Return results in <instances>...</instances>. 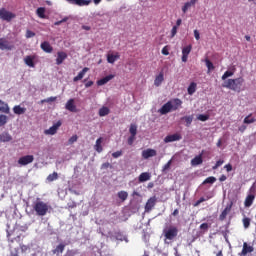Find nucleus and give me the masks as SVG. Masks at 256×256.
Returning <instances> with one entry per match:
<instances>
[{
  "mask_svg": "<svg viewBox=\"0 0 256 256\" xmlns=\"http://www.w3.org/2000/svg\"><path fill=\"white\" fill-rule=\"evenodd\" d=\"M243 83H245V79L243 77L228 79L222 87L226 89H231V91H236L237 93H241V87H243Z\"/></svg>",
  "mask_w": 256,
  "mask_h": 256,
  "instance_id": "1",
  "label": "nucleus"
},
{
  "mask_svg": "<svg viewBox=\"0 0 256 256\" xmlns=\"http://www.w3.org/2000/svg\"><path fill=\"white\" fill-rule=\"evenodd\" d=\"M15 17H17V15H15V13H13L5 8L0 9V19H2V21H7V23H11V21H13V19H15Z\"/></svg>",
  "mask_w": 256,
  "mask_h": 256,
  "instance_id": "4",
  "label": "nucleus"
},
{
  "mask_svg": "<svg viewBox=\"0 0 256 256\" xmlns=\"http://www.w3.org/2000/svg\"><path fill=\"white\" fill-rule=\"evenodd\" d=\"M195 91H197V83L192 82L188 86V95H193L195 93Z\"/></svg>",
  "mask_w": 256,
  "mask_h": 256,
  "instance_id": "36",
  "label": "nucleus"
},
{
  "mask_svg": "<svg viewBox=\"0 0 256 256\" xmlns=\"http://www.w3.org/2000/svg\"><path fill=\"white\" fill-rule=\"evenodd\" d=\"M193 46L189 44L188 46L182 49V62L187 63V59H189V53H191Z\"/></svg>",
  "mask_w": 256,
  "mask_h": 256,
  "instance_id": "11",
  "label": "nucleus"
},
{
  "mask_svg": "<svg viewBox=\"0 0 256 256\" xmlns=\"http://www.w3.org/2000/svg\"><path fill=\"white\" fill-rule=\"evenodd\" d=\"M61 125H63V122H61V120H59L57 123L53 124L52 127L45 130L44 134L45 135H55L57 133V131L59 130V127H61Z\"/></svg>",
  "mask_w": 256,
  "mask_h": 256,
  "instance_id": "8",
  "label": "nucleus"
},
{
  "mask_svg": "<svg viewBox=\"0 0 256 256\" xmlns=\"http://www.w3.org/2000/svg\"><path fill=\"white\" fill-rule=\"evenodd\" d=\"M0 112L1 113H10L9 104L5 103L3 100H0Z\"/></svg>",
  "mask_w": 256,
  "mask_h": 256,
  "instance_id": "29",
  "label": "nucleus"
},
{
  "mask_svg": "<svg viewBox=\"0 0 256 256\" xmlns=\"http://www.w3.org/2000/svg\"><path fill=\"white\" fill-rule=\"evenodd\" d=\"M67 59V53L63 51L57 52L56 65H62L63 61Z\"/></svg>",
  "mask_w": 256,
  "mask_h": 256,
  "instance_id": "18",
  "label": "nucleus"
},
{
  "mask_svg": "<svg viewBox=\"0 0 256 256\" xmlns=\"http://www.w3.org/2000/svg\"><path fill=\"white\" fill-rule=\"evenodd\" d=\"M215 181H217V178H215V176H210L203 181V185H207L208 183L213 185Z\"/></svg>",
  "mask_w": 256,
  "mask_h": 256,
  "instance_id": "42",
  "label": "nucleus"
},
{
  "mask_svg": "<svg viewBox=\"0 0 256 256\" xmlns=\"http://www.w3.org/2000/svg\"><path fill=\"white\" fill-rule=\"evenodd\" d=\"M33 209L38 217H45L49 211V205L43 201H36L33 204Z\"/></svg>",
  "mask_w": 256,
  "mask_h": 256,
  "instance_id": "2",
  "label": "nucleus"
},
{
  "mask_svg": "<svg viewBox=\"0 0 256 256\" xmlns=\"http://www.w3.org/2000/svg\"><path fill=\"white\" fill-rule=\"evenodd\" d=\"M156 203H157V197L153 196L149 198L145 205V211H151L153 207H155Z\"/></svg>",
  "mask_w": 256,
  "mask_h": 256,
  "instance_id": "16",
  "label": "nucleus"
},
{
  "mask_svg": "<svg viewBox=\"0 0 256 256\" xmlns=\"http://www.w3.org/2000/svg\"><path fill=\"white\" fill-rule=\"evenodd\" d=\"M238 131L240 133H245V131H247V126L246 125H241L239 128H238Z\"/></svg>",
  "mask_w": 256,
  "mask_h": 256,
  "instance_id": "64",
  "label": "nucleus"
},
{
  "mask_svg": "<svg viewBox=\"0 0 256 256\" xmlns=\"http://www.w3.org/2000/svg\"><path fill=\"white\" fill-rule=\"evenodd\" d=\"M231 209H233V202H231L230 204H228L225 207V209L222 211V213L219 216V220L225 221V219H227V215H229V213H231Z\"/></svg>",
  "mask_w": 256,
  "mask_h": 256,
  "instance_id": "14",
  "label": "nucleus"
},
{
  "mask_svg": "<svg viewBox=\"0 0 256 256\" xmlns=\"http://www.w3.org/2000/svg\"><path fill=\"white\" fill-rule=\"evenodd\" d=\"M8 256H19V249L15 248Z\"/></svg>",
  "mask_w": 256,
  "mask_h": 256,
  "instance_id": "57",
  "label": "nucleus"
},
{
  "mask_svg": "<svg viewBox=\"0 0 256 256\" xmlns=\"http://www.w3.org/2000/svg\"><path fill=\"white\" fill-rule=\"evenodd\" d=\"M151 179V174L149 172H144L139 175L138 181L139 183H145V181H149Z\"/></svg>",
  "mask_w": 256,
  "mask_h": 256,
  "instance_id": "28",
  "label": "nucleus"
},
{
  "mask_svg": "<svg viewBox=\"0 0 256 256\" xmlns=\"http://www.w3.org/2000/svg\"><path fill=\"white\" fill-rule=\"evenodd\" d=\"M114 78H115V75L110 74V75L98 80L97 85H99V86L107 85V83H109V81H111V79H114Z\"/></svg>",
  "mask_w": 256,
  "mask_h": 256,
  "instance_id": "20",
  "label": "nucleus"
},
{
  "mask_svg": "<svg viewBox=\"0 0 256 256\" xmlns=\"http://www.w3.org/2000/svg\"><path fill=\"white\" fill-rule=\"evenodd\" d=\"M194 37L196 41H199L201 39V35L199 34V30H194Z\"/></svg>",
  "mask_w": 256,
  "mask_h": 256,
  "instance_id": "63",
  "label": "nucleus"
},
{
  "mask_svg": "<svg viewBox=\"0 0 256 256\" xmlns=\"http://www.w3.org/2000/svg\"><path fill=\"white\" fill-rule=\"evenodd\" d=\"M87 71H89L88 67H84L76 77L73 78L74 83H77V81H81V79H83L85 77V73H87Z\"/></svg>",
  "mask_w": 256,
  "mask_h": 256,
  "instance_id": "23",
  "label": "nucleus"
},
{
  "mask_svg": "<svg viewBox=\"0 0 256 256\" xmlns=\"http://www.w3.org/2000/svg\"><path fill=\"white\" fill-rule=\"evenodd\" d=\"M182 121H185L186 127H191V123H193V116H184L182 117Z\"/></svg>",
  "mask_w": 256,
  "mask_h": 256,
  "instance_id": "38",
  "label": "nucleus"
},
{
  "mask_svg": "<svg viewBox=\"0 0 256 256\" xmlns=\"http://www.w3.org/2000/svg\"><path fill=\"white\" fill-rule=\"evenodd\" d=\"M200 230L206 233V231H209V224L208 223H202L200 225Z\"/></svg>",
  "mask_w": 256,
  "mask_h": 256,
  "instance_id": "50",
  "label": "nucleus"
},
{
  "mask_svg": "<svg viewBox=\"0 0 256 256\" xmlns=\"http://www.w3.org/2000/svg\"><path fill=\"white\" fill-rule=\"evenodd\" d=\"M183 139V136L179 133H175L172 135H168L164 138V143H173L174 141H181Z\"/></svg>",
  "mask_w": 256,
  "mask_h": 256,
  "instance_id": "10",
  "label": "nucleus"
},
{
  "mask_svg": "<svg viewBox=\"0 0 256 256\" xmlns=\"http://www.w3.org/2000/svg\"><path fill=\"white\" fill-rule=\"evenodd\" d=\"M7 125V116L1 114L0 115V127Z\"/></svg>",
  "mask_w": 256,
  "mask_h": 256,
  "instance_id": "47",
  "label": "nucleus"
},
{
  "mask_svg": "<svg viewBox=\"0 0 256 256\" xmlns=\"http://www.w3.org/2000/svg\"><path fill=\"white\" fill-rule=\"evenodd\" d=\"M13 137L8 132H3L0 134V141L1 143H9V141H12Z\"/></svg>",
  "mask_w": 256,
  "mask_h": 256,
  "instance_id": "22",
  "label": "nucleus"
},
{
  "mask_svg": "<svg viewBox=\"0 0 256 256\" xmlns=\"http://www.w3.org/2000/svg\"><path fill=\"white\" fill-rule=\"evenodd\" d=\"M235 72L233 71H226L223 75H222V81H225V79H229V77H233Z\"/></svg>",
  "mask_w": 256,
  "mask_h": 256,
  "instance_id": "46",
  "label": "nucleus"
},
{
  "mask_svg": "<svg viewBox=\"0 0 256 256\" xmlns=\"http://www.w3.org/2000/svg\"><path fill=\"white\" fill-rule=\"evenodd\" d=\"M253 114H249L248 116H246L243 120V123L245 125H251V123H255L256 122V118L252 117Z\"/></svg>",
  "mask_w": 256,
  "mask_h": 256,
  "instance_id": "34",
  "label": "nucleus"
},
{
  "mask_svg": "<svg viewBox=\"0 0 256 256\" xmlns=\"http://www.w3.org/2000/svg\"><path fill=\"white\" fill-rule=\"evenodd\" d=\"M35 55H28L24 58V63L25 65H27L28 67H35Z\"/></svg>",
  "mask_w": 256,
  "mask_h": 256,
  "instance_id": "19",
  "label": "nucleus"
},
{
  "mask_svg": "<svg viewBox=\"0 0 256 256\" xmlns=\"http://www.w3.org/2000/svg\"><path fill=\"white\" fill-rule=\"evenodd\" d=\"M32 37H35V32L31 30L26 31V39H31Z\"/></svg>",
  "mask_w": 256,
  "mask_h": 256,
  "instance_id": "53",
  "label": "nucleus"
},
{
  "mask_svg": "<svg viewBox=\"0 0 256 256\" xmlns=\"http://www.w3.org/2000/svg\"><path fill=\"white\" fill-rule=\"evenodd\" d=\"M109 168L113 169V165H111V163H109V162H105L101 166V169H109Z\"/></svg>",
  "mask_w": 256,
  "mask_h": 256,
  "instance_id": "55",
  "label": "nucleus"
},
{
  "mask_svg": "<svg viewBox=\"0 0 256 256\" xmlns=\"http://www.w3.org/2000/svg\"><path fill=\"white\" fill-rule=\"evenodd\" d=\"M20 249H21L22 253H27V251H30L31 247L22 244V245H20Z\"/></svg>",
  "mask_w": 256,
  "mask_h": 256,
  "instance_id": "54",
  "label": "nucleus"
},
{
  "mask_svg": "<svg viewBox=\"0 0 256 256\" xmlns=\"http://www.w3.org/2000/svg\"><path fill=\"white\" fill-rule=\"evenodd\" d=\"M0 49L1 51H13L15 46L9 43L7 38H0Z\"/></svg>",
  "mask_w": 256,
  "mask_h": 256,
  "instance_id": "5",
  "label": "nucleus"
},
{
  "mask_svg": "<svg viewBox=\"0 0 256 256\" xmlns=\"http://www.w3.org/2000/svg\"><path fill=\"white\" fill-rule=\"evenodd\" d=\"M129 133H130V135L137 136V125L136 124L130 125Z\"/></svg>",
  "mask_w": 256,
  "mask_h": 256,
  "instance_id": "44",
  "label": "nucleus"
},
{
  "mask_svg": "<svg viewBox=\"0 0 256 256\" xmlns=\"http://www.w3.org/2000/svg\"><path fill=\"white\" fill-rule=\"evenodd\" d=\"M255 251V248L251 245H249L247 242L243 243L242 251L239 253V256H247L249 253H253Z\"/></svg>",
  "mask_w": 256,
  "mask_h": 256,
  "instance_id": "9",
  "label": "nucleus"
},
{
  "mask_svg": "<svg viewBox=\"0 0 256 256\" xmlns=\"http://www.w3.org/2000/svg\"><path fill=\"white\" fill-rule=\"evenodd\" d=\"M203 163V153H201L200 155L194 157L191 160V165H193L194 167H196L197 165H201Z\"/></svg>",
  "mask_w": 256,
  "mask_h": 256,
  "instance_id": "26",
  "label": "nucleus"
},
{
  "mask_svg": "<svg viewBox=\"0 0 256 256\" xmlns=\"http://www.w3.org/2000/svg\"><path fill=\"white\" fill-rule=\"evenodd\" d=\"M242 223H243L244 229H249V227H250V225H251V218L244 217V218L242 219Z\"/></svg>",
  "mask_w": 256,
  "mask_h": 256,
  "instance_id": "40",
  "label": "nucleus"
},
{
  "mask_svg": "<svg viewBox=\"0 0 256 256\" xmlns=\"http://www.w3.org/2000/svg\"><path fill=\"white\" fill-rule=\"evenodd\" d=\"M59 179V174L57 172H53L47 176V181L49 183H53V181H57Z\"/></svg>",
  "mask_w": 256,
  "mask_h": 256,
  "instance_id": "35",
  "label": "nucleus"
},
{
  "mask_svg": "<svg viewBox=\"0 0 256 256\" xmlns=\"http://www.w3.org/2000/svg\"><path fill=\"white\" fill-rule=\"evenodd\" d=\"M163 235L168 241H173L179 235V229L177 226H169L163 230Z\"/></svg>",
  "mask_w": 256,
  "mask_h": 256,
  "instance_id": "3",
  "label": "nucleus"
},
{
  "mask_svg": "<svg viewBox=\"0 0 256 256\" xmlns=\"http://www.w3.org/2000/svg\"><path fill=\"white\" fill-rule=\"evenodd\" d=\"M77 139H78L77 135H73L72 137H70L69 143L70 144L76 143Z\"/></svg>",
  "mask_w": 256,
  "mask_h": 256,
  "instance_id": "61",
  "label": "nucleus"
},
{
  "mask_svg": "<svg viewBox=\"0 0 256 256\" xmlns=\"http://www.w3.org/2000/svg\"><path fill=\"white\" fill-rule=\"evenodd\" d=\"M13 111L15 115H24V113L27 111V108H23L19 105H16L13 107Z\"/></svg>",
  "mask_w": 256,
  "mask_h": 256,
  "instance_id": "33",
  "label": "nucleus"
},
{
  "mask_svg": "<svg viewBox=\"0 0 256 256\" xmlns=\"http://www.w3.org/2000/svg\"><path fill=\"white\" fill-rule=\"evenodd\" d=\"M55 101H57V96H51L49 98L41 100L40 103H53Z\"/></svg>",
  "mask_w": 256,
  "mask_h": 256,
  "instance_id": "43",
  "label": "nucleus"
},
{
  "mask_svg": "<svg viewBox=\"0 0 256 256\" xmlns=\"http://www.w3.org/2000/svg\"><path fill=\"white\" fill-rule=\"evenodd\" d=\"M253 201H255V195L254 194L248 195L244 201V206L251 207V205H253Z\"/></svg>",
  "mask_w": 256,
  "mask_h": 256,
  "instance_id": "31",
  "label": "nucleus"
},
{
  "mask_svg": "<svg viewBox=\"0 0 256 256\" xmlns=\"http://www.w3.org/2000/svg\"><path fill=\"white\" fill-rule=\"evenodd\" d=\"M110 113L111 110L109 109V107L106 106L101 107L98 111L99 117H107V115H109Z\"/></svg>",
  "mask_w": 256,
  "mask_h": 256,
  "instance_id": "27",
  "label": "nucleus"
},
{
  "mask_svg": "<svg viewBox=\"0 0 256 256\" xmlns=\"http://www.w3.org/2000/svg\"><path fill=\"white\" fill-rule=\"evenodd\" d=\"M40 49L44 51V53H53V46L47 41H44L40 45Z\"/></svg>",
  "mask_w": 256,
  "mask_h": 256,
  "instance_id": "17",
  "label": "nucleus"
},
{
  "mask_svg": "<svg viewBox=\"0 0 256 256\" xmlns=\"http://www.w3.org/2000/svg\"><path fill=\"white\" fill-rule=\"evenodd\" d=\"M223 163H225L224 160H218V161L216 162V164L212 167L213 171L219 169V167H221V165H223Z\"/></svg>",
  "mask_w": 256,
  "mask_h": 256,
  "instance_id": "49",
  "label": "nucleus"
},
{
  "mask_svg": "<svg viewBox=\"0 0 256 256\" xmlns=\"http://www.w3.org/2000/svg\"><path fill=\"white\" fill-rule=\"evenodd\" d=\"M164 80H165V77L163 75V72H160L159 75L156 76V78L154 80L155 87H160L161 83H163Z\"/></svg>",
  "mask_w": 256,
  "mask_h": 256,
  "instance_id": "30",
  "label": "nucleus"
},
{
  "mask_svg": "<svg viewBox=\"0 0 256 256\" xmlns=\"http://www.w3.org/2000/svg\"><path fill=\"white\" fill-rule=\"evenodd\" d=\"M205 63L208 71H213L215 69V66L213 65V62H211V60L206 59Z\"/></svg>",
  "mask_w": 256,
  "mask_h": 256,
  "instance_id": "45",
  "label": "nucleus"
},
{
  "mask_svg": "<svg viewBox=\"0 0 256 256\" xmlns=\"http://www.w3.org/2000/svg\"><path fill=\"white\" fill-rule=\"evenodd\" d=\"M170 102H172V110L173 111H177V109H179L183 105V101H181V99H179V98H174V99L170 100Z\"/></svg>",
  "mask_w": 256,
  "mask_h": 256,
  "instance_id": "21",
  "label": "nucleus"
},
{
  "mask_svg": "<svg viewBox=\"0 0 256 256\" xmlns=\"http://www.w3.org/2000/svg\"><path fill=\"white\" fill-rule=\"evenodd\" d=\"M120 58H121V55H119V52H116L115 54H108L107 62L113 65V63H115V61H117V59H120Z\"/></svg>",
  "mask_w": 256,
  "mask_h": 256,
  "instance_id": "25",
  "label": "nucleus"
},
{
  "mask_svg": "<svg viewBox=\"0 0 256 256\" xmlns=\"http://www.w3.org/2000/svg\"><path fill=\"white\" fill-rule=\"evenodd\" d=\"M198 0H190V2H186L184 6L182 7V12L187 13L191 7H195V4L197 3Z\"/></svg>",
  "mask_w": 256,
  "mask_h": 256,
  "instance_id": "24",
  "label": "nucleus"
},
{
  "mask_svg": "<svg viewBox=\"0 0 256 256\" xmlns=\"http://www.w3.org/2000/svg\"><path fill=\"white\" fill-rule=\"evenodd\" d=\"M70 5H77L78 7H85L91 5V0H66Z\"/></svg>",
  "mask_w": 256,
  "mask_h": 256,
  "instance_id": "12",
  "label": "nucleus"
},
{
  "mask_svg": "<svg viewBox=\"0 0 256 256\" xmlns=\"http://www.w3.org/2000/svg\"><path fill=\"white\" fill-rule=\"evenodd\" d=\"M205 202V199L201 197L198 201L195 202L194 207H199L201 203Z\"/></svg>",
  "mask_w": 256,
  "mask_h": 256,
  "instance_id": "60",
  "label": "nucleus"
},
{
  "mask_svg": "<svg viewBox=\"0 0 256 256\" xmlns=\"http://www.w3.org/2000/svg\"><path fill=\"white\" fill-rule=\"evenodd\" d=\"M117 195L122 201H127V197H129V193H127V191H120Z\"/></svg>",
  "mask_w": 256,
  "mask_h": 256,
  "instance_id": "41",
  "label": "nucleus"
},
{
  "mask_svg": "<svg viewBox=\"0 0 256 256\" xmlns=\"http://www.w3.org/2000/svg\"><path fill=\"white\" fill-rule=\"evenodd\" d=\"M177 26H173L172 27V30H171V37H175V35H177Z\"/></svg>",
  "mask_w": 256,
  "mask_h": 256,
  "instance_id": "58",
  "label": "nucleus"
},
{
  "mask_svg": "<svg viewBox=\"0 0 256 256\" xmlns=\"http://www.w3.org/2000/svg\"><path fill=\"white\" fill-rule=\"evenodd\" d=\"M171 111H173V104L168 101L158 110V113L160 115H167V113H171Z\"/></svg>",
  "mask_w": 256,
  "mask_h": 256,
  "instance_id": "7",
  "label": "nucleus"
},
{
  "mask_svg": "<svg viewBox=\"0 0 256 256\" xmlns=\"http://www.w3.org/2000/svg\"><path fill=\"white\" fill-rule=\"evenodd\" d=\"M198 121H209V115L207 114H199L197 117Z\"/></svg>",
  "mask_w": 256,
  "mask_h": 256,
  "instance_id": "48",
  "label": "nucleus"
},
{
  "mask_svg": "<svg viewBox=\"0 0 256 256\" xmlns=\"http://www.w3.org/2000/svg\"><path fill=\"white\" fill-rule=\"evenodd\" d=\"M171 168V160L168 161L164 166H163V171H167L168 169Z\"/></svg>",
  "mask_w": 256,
  "mask_h": 256,
  "instance_id": "62",
  "label": "nucleus"
},
{
  "mask_svg": "<svg viewBox=\"0 0 256 256\" xmlns=\"http://www.w3.org/2000/svg\"><path fill=\"white\" fill-rule=\"evenodd\" d=\"M135 139H137V136L130 135V137L127 140L128 145H133V143H135Z\"/></svg>",
  "mask_w": 256,
  "mask_h": 256,
  "instance_id": "51",
  "label": "nucleus"
},
{
  "mask_svg": "<svg viewBox=\"0 0 256 256\" xmlns=\"http://www.w3.org/2000/svg\"><path fill=\"white\" fill-rule=\"evenodd\" d=\"M101 143H103V138L100 137L96 140V144L94 145V149L95 151H97V153H102L103 152V146H101Z\"/></svg>",
  "mask_w": 256,
  "mask_h": 256,
  "instance_id": "32",
  "label": "nucleus"
},
{
  "mask_svg": "<svg viewBox=\"0 0 256 256\" xmlns=\"http://www.w3.org/2000/svg\"><path fill=\"white\" fill-rule=\"evenodd\" d=\"M33 161H35V156L33 155L22 156L18 159V165L25 167V165H29L33 163Z\"/></svg>",
  "mask_w": 256,
  "mask_h": 256,
  "instance_id": "6",
  "label": "nucleus"
},
{
  "mask_svg": "<svg viewBox=\"0 0 256 256\" xmlns=\"http://www.w3.org/2000/svg\"><path fill=\"white\" fill-rule=\"evenodd\" d=\"M36 15L40 17V19H45V8L44 7H39L36 10Z\"/></svg>",
  "mask_w": 256,
  "mask_h": 256,
  "instance_id": "39",
  "label": "nucleus"
},
{
  "mask_svg": "<svg viewBox=\"0 0 256 256\" xmlns=\"http://www.w3.org/2000/svg\"><path fill=\"white\" fill-rule=\"evenodd\" d=\"M224 169H226L227 173H231V171H233V165L231 164H226L224 166Z\"/></svg>",
  "mask_w": 256,
  "mask_h": 256,
  "instance_id": "56",
  "label": "nucleus"
},
{
  "mask_svg": "<svg viewBox=\"0 0 256 256\" xmlns=\"http://www.w3.org/2000/svg\"><path fill=\"white\" fill-rule=\"evenodd\" d=\"M162 55H169V47L168 46H164L162 48Z\"/></svg>",
  "mask_w": 256,
  "mask_h": 256,
  "instance_id": "59",
  "label": "nucleus"
},
{
  "mask_svg": "<svg viewBox=\"0 0 256 256\" xmlns=\"http://www.w3.org/2000/svg\"><path fill=\"white\" fill-rule=\"evenodd\" d=\"M156 156H157V150L155 149L148 148L142 151L143 159H149L151 157H156Z\"/></svg>",
  "mask_w": 256,
  "mask_h": 256,
  "instance_id": "15",
  "label": "nucleus"
},
{
  "mask_svg": "<svg viewBox=\"0 0 256 256\" xmlns=\"http://www.w3.org/2000/svg\"><path fill=\"white\" fill-rule=\"evenodd\" d=\"M65 109L70 113H77V106L75 105V99L71 98L66 102Z\"/></svg>",
  "mask_w": 256,
  "mask_h": 256,
  "instance_id": "13",
  "label": "nucleus"
},
{
  "mask_svg": "<svg viewBox=\"0 0 256 256\" xmlns=\"http://www.w3.org/2000/svg\"><path fill=\"white\" fill-rule=\"evenodd\" d=\"M121 155H123V151H121V150L112 153V157L114 159H119V157H121Z\"/></svg>",
  "mask_w": 256,
  "mask_h": 256,
  "instance_id": "52",
  "label": "nucleus"
},
{
  "mask_svg": "<svg viewBox=\"0 0 256 256\" xmlns=\"http://www.w3.org/2000/svg\"><path fill=\"white\" fill-rule=\"evenodd\" d=\"M65 251V244H59L54 250V255H59V253H63Z\"/></svg>",
  "mask_w": 256,
  "mask_h": 256,
  "instance_id": "37",
  "label": "nucleus"
}]
</instances>
